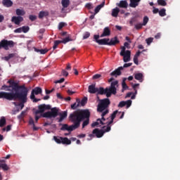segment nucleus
Returning a JSON list of instances; mask_svg holds the SVG:
<instances>
[{
	"label": "nucleus",
	"instance_id": "nucleus-1",
	"mask_svg": "<svg viewBox=\"0 0 180 180\" xmlns=\"http://www.w3.org/2000/svg\"><path fill=\"white\" fill-rule=\"evenodd\" d=\"M28 93V89L16 92L0 91V99H6V101H20L18 106H20V110H22V109L25 108V103L27 102Z\"/></svg>",
	"mask_w": 180,
	"mask_h": 180
},
{
	"label": "nucleus",
	"instance_id": "nucleus-2",
	"mask_svg": "<svg viewBox=\"0 0 180 180\" xmlns=\"http://www.w3.org/2000/svg\"><path fill=\"white\" fill-rule=\"evenodd\" d=\"M117 86H119V81L115 80L111 82L109 87L104 89L103 87L96 88L95 84L89 86L88 91L89 94H96L97 95H105L107 98H110L112 95L117 94Z\"/></svg>",
	"mask_w": 180,
	"mask_h": 180
},
{
	"label": "nucleus",
	"instance_id": "nucleus-3",
	"mask_svg": "<svg viewBox=\"0 0 180 180\" xmlns=\"http://www.w3.org/2000/svg\"><path fill=\"white\" fill-rule=\"evenodd\" d=\"M72 113L73 116L77 117L79 120V127L81 126L82 120H84L82 123V129L89 124V117H91V112H89V110H76Z\"/></svg>",
	"mask_w": 180,
	"mask_h": 180
},
{
	"label": "nucleus",
	"instance_id": "nucleus-4",
	"mask_svg": "<svg viewBox=\"0 0 180 180\" xmlns=\"http://www.w3.org/2000/svg\"><path fill=\"white\" fill-rule=\"evenodd\" d=\"M69 120L73 124L68 126V124H60V126H62L60 128L62 131H65V130L68 131H74V130H77L79 127V120L76 115H74L73 112L70 115Z\"/></svg>",
	"mask_w": 180,
	"mask_h": 180
},
{
	"label": "nucleus",
	"instance_id": "nucleus-5",
	"mask_svg": "<svg viewBox=\"0 0 180 180\" xmlns=\"http://www.w3.org/2000/svg\"><path fill=\"white\" fill-rule=\"evenodd\" d=\"M7 84H9V85L6 86L4 84L1 86L0 89L1 91H8V92H12L10 88H12L13 91H15V92H22V91L27 90L26 86L25 85L19 86V84L16 83L15 81H13V79H9L7 82Z\"/></svg>",
	"mask_w": 180,
	"mask_h": 180
},
{
	"label": "nucleus",
	"instance_id": "nucleus-6",
	"mask_svg": "<svg viewBox=\"0 0 180 180\" xmlns=\"http://www.w3.org/2000/svg\"><path fill=\"white\" fill-rule=\"evenodd\" d=\"M59 109L56 107L51 108V111L43 113L41 116L42 117H46L47 119H51V117L56 118L58 116Z\"/></svg>",
	"mask_w": 180,
	"mask_h": 180
},
{
	"label": "nucleus",
	"instance_id": "nucleus-7",
	"mask_svg": "<svg viewBox=\"0 0 180 180\" xmlns=\"http://www.w3.org/2000/svg\"><path fill=\"white\" fill-rule=\"evenodd\" d=\"M108 131H106V126L103 127V129H99L98 128L94 129L92 131V134H89V137H97V139H101V137L103 136V134L105 133H108Z\"/></svg>",
	"mask_w": 180,
	"mask_h": 180
},
{
	"label": "nucleus",
	"instance_id": "nucleus-8",
	"mask_svg": "<svg viewBox=\"0 0 180 180\" xmlns=\"http://www.w3.org/2000/svg\"><path fill=\"white\" fill-rule=\"evenodd\" d=\"M13 47H15V42L12 40L8 41V39H2L0 41V49H4L8 51Z\"/></svg>",
	"mask_w": 180,
	"mask_h": 180
},
{
	"label": "nucleus",
	"instance_id": "nucleus-9",
	"mask_svg": "<svg viewBox=\"0 0 180 180\" xmlns=\"http://www.w3.org/2000/svg\"><path fill=\"white\" fill-rule=\"evenodd\" d=\"M110 105V100L109 98H104L101 100L100 103L97 107V112H103L108 106Z\"/></svg>",
	"mask_w": 180,
	"mask_h": 180
},
{
	"label": "nucleus",
	"instance_id": "nucleus-10",
	"mask_svg": "<svg viewBox=\"0 0 180 180\" xmlns=\"http://www.w3.org/2000/svg\"><path fill=\"white\" fill-rule=\"evenodd\" d=\"M53 140L57 143V144H65L66 146H70L71 144V140H70L67 137H61V136H53Z\"/></svg>",
	"mask_w": 180,
	"mask_h": 180
},
{
	"label": "nucleus",
	"instance_id": "nucleus-11",
	"mask_svg": "<svg viewBox=\"0 0 180 180\" xmlns=\"http://www.w3.org/2000/svg\"><path fill=\"white\" fill-rule=\"evenodd\" d=\"M51 109V105L41 104L38 106V110L35 111V115H39L40 113H44L45 110H50Z\"/></svg>",
	"mask_w": 180,
	"mask_h": 180
},
{
	"label": "nucleus",
	"instance_id": "nucleus-12",
	"mask_svg": "<svg viewBox=\"0 0 180 180\" xmlns=\"http://www.w3.org/2000/svg\"><path fill=\"white\" fill-rule=\"evenodd\" d=\"M11 22H13V23H15V25H20V23H22V22H23V17L22 16H13L11 18Z\"/></svg>",
	"mask_w": 180,
	"mask_h": 180
},
{
	"label": "nucleus",
	"instance_id": "nucleus-13",
	"mask_svg": "<svg viewBox=\"0 0 180 180\" xmlns=\"http://www.w3.org/2000/svg\"><path fill=\"white\" fill-rule=\"evenodd\" d=\"M120 56L123 57L124 63H129V61H130V56H131V52L129 50H127L125 53H123V55Z\"/></svg>",
	"mask_w": 180,
	"mask_h": 180
},
{
	"label": "nucleus",
	"instance_id": "nucleus-14",
	"mask_svg": "<svg viewBox=\"0 0 180 180\" xmlns=\"http://www.w3.org/2000/svg\"><path fill=\"white\" fill-rule=\"evenodd\" d=\"M118 8H122L123 9H127L129 7V3L126 0H121L119 3L116 4Z\"/></svg>",
	"mask_w": 180,
	"mask_h": 180
},
{
	"label": "nucleus",
	"instance_id": "nucleus-15",
	"mask_svg": "<svg viewBox=\"0 0 180 180\" xmlns=\"http://www.w3.org/2000/svg\"><path fill=\"white\" fill-rule=\"evenodd\" d=\"M120 41L117 37H114L110 39V41H108V46H116V44H119Z\"/></svg>",
	"mask_w": 180,
	"mask_h": 180
},
{
	"label": "nucleus",
	"instance_id": "nucleus-16",
	"mask_svg": "<svg viewBox=\"0 0 180 180\" xmlns=\"http://www.w3.org/2000/svg\"><path fill=\"white\" fill-rule=\"evenodd\" d=\"M1 4L4 8H11V6H13V1L12 0H2Z\"/></svg>",
	"mask_w": 180,
	"mask_h": 180
},
{
	"label": "nucleus",
	"instance_id": "nucleus-17",
	"mask_svg": "<svg viewBox=\"0 0 180 180\" xmlns=\"http://www.w3.org/2000/svg\"><path fill=\"white\" fill-rule=\"evenodd\" d=\"M110 41V39L109 38H104L97 41H98V44H99L100 46H109Z\"/></svg>",
	"mask_w": 180,
	"mask_h": 180
},
{
	"label": "nucleus",
	"instance_id": "nucleus-18",
	"mask_svg": "<svg viewBox=\"0 0 180 180\" xmlns=\"http://www.w3.org/2000/svg\"><path fill=\"white\" fill-rule=\"evenodd\" d=\"M123 68H117L115 70L112 71L110 73L111 77H115V78H117L120 75H122V70Z\"/></svg>",
	"mask_w": 180,
	"mask_h": 180
},
{
	"label": "nucleus",
	"instance_id": "nucleus-19",
	"mask_svg": "<svg viewBox=\"0 0 180 180\" xmlns=\"http://www.w3.org/2000/svg\"><path fill=\"white\" fill-rule=\"evenodd\" d=\"M108 36H110V29L108 27H106L103 29V32L100 37H106Z\"/></svg>",
	"mask_w": 180,
	"mask_h": 180
},
{
	"label": "nucleus",
	"instance_id": "nucleus-20",
	"mask_svg": "<svg viewBox=\"0 0 180 180\" xmlns=\"http://www.w3.org/2000/svg\"><path fill=\"white\" fill-rule=\"evenodd\" d=\"M129 1H130V4L129 6H130V8H137V6L141 1V0H129Z\"/></svg>",
	"mask_w": 180,
	"mask_h": 180
},
{
	"label": "nucleus",
	"instance_id": "nucleus-21",
	"mask_svg": "<svg viewBox=\"0 0 180 180\" xmlns=\"http://www.w3.org/2000/svg\"><path fill=\"white\" fill-rule=\"evenodd\" d=\"M58 115L60 116V117L58 120V122L61 123V122H63L64 120V119H65V117H67L68 112L67 111H63V112H60L58 114Z\"/></svg>",
	"mask_w": 180,
	"mask_h": 180
},
{
	"label": "nucleus",
	"instance_id": "nucleus-22",
	"mask_svg": "<svg viewBox=\"0 0 180 180\" xmlns=\"http://www.w3.org/2000/svg\"><path fill=\"white\" fill-rule=\"evenodd\" d=\"M120 12V9L118 7H115L112 10L111 15L112 18H117Z\"/></svg>",
	"mask_w": 180,
	"mask_h": 180
},
{
	"label": "nucleus",
	"instance_id": "nucleus-23",
	"mask_svg": "<svg viewBox=\"0 0 180 180\" xmlns=\"http://www.w3.org/2000/svg\"><path fill=\"white\" fill-rule=\"evenodd\" d=\"M99 124H105L104 121L102 120L101 118L97 119L96 122H93L91 124V127H96V126H99Z\"/></svg>",
	"mask_w": 180,
	"mask_h": 180
},
{
	"label": "nucleus",
	"instance_id": "nucleus-24",
	"mask_svg": "<svg viewBox=\"0 0 180 180\" xmlns=\"http://www.w3.org/2000/svg\"><path fill=\"white\" fill-rule=\"evenodd\" d=\"M105 6V1H103L100 5H98L95 9H94V15H96V13H99V11L102 9Z\"/></svg>",
	"mask_w": 180,
	"mask_h": 180
},
{
	"label": "nucleus",
	"instance_id": "nucleus-25",
	"mask_svg": "<svg viewBox=\"0 0 180 180\" xmlns=\"http://www.w3.org/2000/svg\"><path fill=\"white\" fill-rule=\"evenodd\" d=\"M140 54H141V51H138L134 56V63L136 65H139V57H140Z\"/></svg>",
	"mask_w": 180,
	"mask_h": 180
},
{
	"label": "nucleus",
	"instance_id": "nucleus-26",
	"mask_svg": "<svg viewBox=\"0 0 180 180\" xmlns=\"http://www.w3.org/2000/svg\"><path fill=\"white\" fill-rule=\"evenodd\" d=\"M113 120H115L111 119L110 121L104 122L105 124H107V127H105V131H110L111 130L110 124L113 123Z\"/></svg>",
	"mask_w": 180,
	"mask_h": 180
},
{
	"label": "nucleus",
	"instance_id": "nucleus-27",
	"mask_svg": "<svg viewBox=\"0 0 180 180\" xmlns=\"http://www.w3.org/2000/svg\"><path fill=\"white\" fill-rule=\"evenodd\" d=\"M143 74L142 73H136L134 75V78L135 79H136L137 81H139V82H143Z\"/></svg>",
	"mask_w": 180,
	"mask_h": 180
},
{
	"label": "nucleus",
	"instance_id": "nucleus-28",
	"mask_svg": "<svg viewBox=\"0 0 180 180\" xmlns=\"http://www.w3.org/2000/svg\"><path fill=\"white\" fill-rule=\"evenodd\" d=\"M15 13L17 16H25L26 12H25L23 9L17 8L15 10Z\"/></svg>",
	"mask_w": 180,
	"mask_h": 180
},
{
	"label": "nucleus",
	"instance_id": "nucleus-29",
	"mask_svg": "<svg viewBox=\"0 0 180 180\" xmlns=\"http://www.w3.org/2000/svg\"><path fill=\"white\" fill-rule=\"evenodd\" d=\"M49 11H40L39 13V19H43L44 18V16H49Z\"/></svg>",
	"mask_w": 180,
	"mask_h": 180
},
{
	"label": "nucleus",
	"instance_id": "nucleus-30",
	"mask_svg": "<svg viewBox=\"0 0 180 180\" xmlns=\"http://www.w3.org/2000/svg\"><path fill=\"white\" fill-rule=\"evenodd\" d=\"M108 113H109V110H105V111L103 112V113L101 115V120H103L104 122H106V120H108V119H109V117H108L107 119L105 118V116H106V115H108Z\"/></svg>",
	"mask_w": 180,
	"mask_h": 180
},
{
	"label": "nucleus",
	"instance_id": "nucleus-31",
	"mask_svg": "<svg viewBox=\"0 0 180 180\" xmlns=\"http://www.w3.org/2000/svg\"><path fill=\"white\" fill-rule=\"evenodd\" d=\"M61 4L63 8H68L70 6V0H62Z\"/></svg>",
	"mask_w": 180,
	"mask_h": 180
},
{
	"label": "nucleus",
	"instance_id": "nucleus-32",
	"mask_svg": "<svg viewBox=\"0 0 180 180\" xmlns=\"http://www.w3.org/2000/svg\"><path fill=\"white\" fill-rule=\"evenodd\" d=\"M159 15L162 18H164V16H167V10L165 8L159 10Z\"/></svg>",
	"mask_w": 180,
	"mask_h": 180
},
{
	"label": "nucleus",
	"instance_id": "nucleus-33",
	"mask_svg": "<svg viewBox=\"0 0 180 180\" xmlns=\"http://www.w3.org/2000/svg\"><path fill=\"white\" fill-rule=\"evenodd\" d=\"M32 91L35 94V95H39V94H41L42 90L40 87H35L34 89H32Z\"/></svg>",
	"mask_w": 180,
	"mask_h": 180
},
{
	"label": "nucleus",
	"instance_id": "nucleus-34",
	"mask_svg": "<svg viewBox=\"0 0 180 180\" xmlns=\"http://www.w3.org/2000/svg\"><path fill=\"white\" fill-rule=\"evenodd\" d=\"M6 124V119L5 117H1L0 119V127H4Z\"/></svg>",
	"mask_w": 180,
	"mask_h": 180
},
{
	"label": "nucleus",
	"instance_id": "nucleus-35",
	"mask_svg": "<svg viewBox=\"0 0 180 180\" xmlns=\"http://www.w3.org/2000/svg\"><path fill=\"white\" fill-rule=\"evenodd\" d=\"M117 113H118V115H120V113H122V112H119L118 110L114 111L110 115V119L115 120Z\"/></svg>",
	"mask_w": 180,
	"mask_h": 180
},
{
	"label": "nucleus",
	"instance_id": "nucleus-36",
	"mask_svg": "<svg viewBox=\"0 0 180 180\" xmlns=\"http://www.w3.org/2000/svg\"><path fill=\"white\" fill-rule=\"evenodd\" d=\"M158 4L160 6H167V1L165 0H158Z\"/></svg>",
	"mask_w": 180,
	"mask_h": 180
},
{
	"label": "nucleus",
	"instance_id": "nucleus-37",
	"mask_svg": "<svg viewBox=\"0 0 180 180\" xmlns=\"http://www.w3.org/2000/svg\"><path fill=\"white\" fill-rule=\"evenodd\" d=\"M148 20H149L148 16H147V15L144 16V17H143V23H142V25H143V26H146L147 24L148 23Z\"/></svg>",
	"mask_w": 180,
	"mask_h": 180
},
{
	"label": "nucleus",
	"instance_id": "nucleus-38",
	"mask_svg": "<svg viewBox=\"0 0 180 180\" xmlns=\"http://www.w3.org/2000/svg\"><path fill=\"white\" fill-rule=\"evenodd\" d=\"M13 57H15V53H10L8 56L4 57V60H6V61H9V60L13 58Z\"/></svg>",
	"mask_w": 180,
	"mask_h": 180
},
{
	"label": "nucleus",
	"instance_id": "nucleus-39",
	"mask_svg": "<svg viewBox=\"0 0 180 180\" xmlns=\"http://www.w3.org/2000/svg\"><path fill=\"white\" fill-rule=\"evenodd\" d=\"M72 39H70L69 37H67L66 38L63 39V40H60V42L63 44H67L68 41H72Z\"/></svg>",
	"mask_w": 180,
	"mask_h": 180
},
{
	"label": "nucleus",
	"instance_id": "nucleus-40",
	"mask_svg": "<svg viewBox=\"0 0 180 180\" xmlns=\"http://www.w3.org/2000/svg\"><path fill=\"white\" fill-rule=\"evenodd\" d=\"M23 33H27L30 30L29 26H22L21 27Z\"/></svg>",
	"mask_w": 180,
	"mask_h": 180
},
{
	"label": "nucleus",
	"instance_id": "nucleus-41",
	"mask_svg": "<svg viewBox=\"0 0 180 180\" xmlns=\"http://www.w3.org/2000/svg\"><path fill=\"white\" fill-rule=\"evenodd\" d=\"M26 110H23L21 112V113L18 115V119H19L20 120H21V119H23V117H25V115H26Z\"/></svg>",
	"mask_w": 180,
	"mask_h": 180
},
{
	"label": "nucleus",
	"instance_id": "nucleus-42",
	"mask_svg": "<svg viewBox=\"0 0 180 180\" xmlns=\"http://www.w3.org/2000/svg\"><path fill=\"white\" fill-rule=\"evenodd\" d=\"M61 40H56L54 41V44L53 46V50H56V49H57V47L58 46V44H60Z\"/></svg>",
	"mask_w": 180,
	"mask_h": 180
},
{
	"label": "nucleus",
	"instance_id": "nucleus-43",
	"mask_svg": "<svg viewBox=\"0 0 180 180\" xmlns=\"http://www.w3.org/2000/svg\"><path fill=\"white\" fill-rule=\"evenodd\" d=\"M77 102H78L77 104V103H75L71 105V109H73V110H75V109L77 108L78 106H79V101H78V99L77 100Z\"/></svg>",
	"mask_w": 180,
	"mask_h": 180
},
{
	"label": "nucleus",
	"instance_id": "nucleus-44",
	"mask_svg": "<svg viewBox=\"0 0 180 180\" xmlns=\"http://www.w3.org/2000/svg\"><path fill=\"white\" fill-rule=\"evenodd\" d=\"M0 167L2 168L4 171H8V169H9V167H8V165L5 163L0 165Z\"/></svg>",
	"mask_w": 180,
	"mask_h": 180
},
{
	"label": "nucleus",
	"instance_id": "nucleus-45",
	"mask_svg": "<svg viewBox=\"0 0 180 180\" xmlns=\"http://www.w3.org/2000/svg\"><path fill=\"white\" fill-rule=\"evenodd\" d=\"M143 26H144L142 23L139 22L138 24H136L134 25V27L136 30H140V29L143 28Z\"/></svg>",
	"mask_w": 180,
	"mask_h": 180
},
{
	"label": "nucleus",
	"instance_id": "nucleus-46",
	"mask_svg": "<svg viewBox=\"0 0 180 180\" xmlns=\"http://www.w3.org/2000/svg\"><path fill=\"white\" fill-rule=\"evenodd\" d=\"M122 92H124V91H126V89H129V86H127L126 82H122Z\"/></svg>",
	"mask_w": 180,
	"mask_h": 180
},
{
	"label": "nucleus",
	"instance_id": "nucleus-47",
	"mask_svg": "<svg viewBox=\"0 0 180 180\" xmlns=\"http://www.w3.org/2000/svg\"><path fill=\"white\" fill-rule=\"evenodd\" d=\"M88 102V98L84 97L80 102V105L82 106H85V104Z\"/></svg>",
	"mask_w": 180,
	"mask_h": 180
},
{
	"label": "nucleus",
	"instance_id": "nucleus-48",
	"mask_svg": "<svg viewBox=\"0 0 180 180\" xmlns=\"http://www.w3.org/2000/svg\"><path fill=\"white\" fill-rule=\"evenodd\" d=\"M89 36H91V33H89V32H86L83 35V40L89 38Z\"/></svg>",
	"mask_w": 180,
	"mask_h": 180
},
{
	"label": "nucleus",
	"instance_id": "nucleus-49",
	"mask_svg": "<svg viewBox=\"0 0 180 180\" xmlns=\"http://www.w3.org/2000/svg\"><path fill=\"white\" fill-rule=\"evenodd\" d=\"M131 63H124L123 66H120L118 68H127L129 67H131Z\"/></svg>",
	"mask_w": 180,
	"mask_h": 180
},
{
	"label": "nucleus",
	"instance_id": "nucleus-50",
	"mask_svg": "<svg viewBox=\"0 0 180 180\" xmlns=\"http://www.w3.org/2000/svg\"><path fill=\"white\" fill-rule=\"evenodd\" d=\"M153 40H154V39L151 38V37L146 39V41L147 43V45L150 46L151 44V43H153Z\"/></svg>",
	"mask_w": 180,
	"mask_h": 180
},
{
	"label": "nucleus",
	"instance_id": "nucleus-51",
	"mask_svg": "<svg viewBox=\"0 0 180 180\" xmlns=\"http://www.w3.org/2000/svg\"><path fill=\"white\" fill-rule=\"evenodd\" d=\"M131 100H127V101H125V106L129 108L130 106H131Z\"/></svg>",
	"mask_w": 180,
	"mask_h": 180
},
{
	"label": "nucleus",
	"instance_id": "nucleus-52",
	"mask_svg": "<svg viewBox=\"0 0 180 180\" xmlns=\"http://www.w3.org/2000/svg\"><path fill=\"white\" fill-rule=\"evenodd\" d=\"M29 19L30 20H31L32 22H34V20H36L37 19V17L36 15H30L29 16Z\"/></svg>",
	"mask_w": 180,
	"mask_h": 180
},
{
	"label": "nucleus",
	"instance_id": "nucleus-53",
	"mask_svg": "<svg viewBox=\"0 0 180 180\" xmlns=\"http://www.w3.org/2000/svg\"><path fill=\"white\" fill-rule=\"evenodd\" d=\"M126 53V48L124 46H121V52L120 53V56H123V54Z\"/></svg>",
	"mask_w": 180,
	"mask_h": 180
},
{
	"label": "nucleus",
	"instance_id": "nucleus-54",
	"mask_svg": "<svg viewBox=\"0 0 180 180\" xmlns=\"http://www.w3.org/2000/svg\"><path fill=\"white\" fill-rule=\"evenodd\" d=\"M12 129V126L11 125H8L6 127V128H3L2 130L4 131H11V129Z\"/></svg>",
	"mask_w": 180,
	"mask_h": 180
},
{
	"label": "nucleus",
	"instance_id": "nucleus-55",
	"mask_svg": "<svg viewBox=\"0 0 180 180\" xmlns=\"http://www.w3.org/2000/svg\"><path fill=\"white\" fill-rule=\"evenodd\" d=\"M124 106H126V101H120L118 108H124Z\"/></svg>",
	"mask_w": 180,
	"mask_h": 180
},
{
	"label": "nucleus",
	"instance_id": "nucleus-56",
	"mask_svg": "<svg viewBox=\"0 0 180 180\" xmlns=\"http://www.w3.org/2000/svg\"><path fill=\"white\" fill-rule=\"evenodd\" d=\"M153 13L154 15H155V14H157V13H159L160 9L155 8V6H153Z\"/></svg>",
	"mask_w": 180,
	"mask_h": 180
},
{
	"label": "nucleus",
	"instance_id": "nucleus-57",
	"mask_svg": "<svg viewBox=\"0 0 180 180\" xmlns=\"http://www.w3.org/2000/svg\"><path fill=\"white\" fill-rule=\"evenodd\" d=\"M49 51V49H39V53L40 54H46Z\"/></svg>",
	"mask_w": 180,
	"mask_h": 180
},
{
	"label": "nucleus",
	"instance_id": "nucleus-58",
	"mask_svg": "<svg viewBox=\"0 0 180 180\" xmlns=\"http://www.w3.org/2000/svg\"><path fill=\"white\" fill-rule=\"evenodd\" d=\"M85 8H87V9H92L94 7L92 6V4L87 3L85 5Z\"/></svg>",
	"mask_w": 180,
	"mask_h": 180
},
{
	"label": "nucleus",
	"instance_id": "nucleus-59",
	"mask_svg": "<svg viewBox=\"0 0 180 180\" xmlns=\"http://www.w3.org/2000/svg\"><path fill=\"white\" fill-rule=\"evenodd\" d=\"M101 77H102L101 75L100 74H96L93 76V79H99V78H101Z\"/></svg>",
	"mask_w": 180,
	"mask_h": 180
},
{
	"label": "nucleus",
	"instance_id": "nucleus-60",
	"mask_svg": "<svg viewBox=\"0 0 180 180\" xmlns=\"http://www.w3.org/2000/svg\"><path fill=\"white\" fill-rule=\"evenodd\" d=\"M64 26H65V22H60L58 25L59 30H61V29H63V27H64Z\"/></svg>",
	"mask_w": 180,
	"mask_h": 180
},
{
	"label": "nucleus",
	"instance_id": "nucleus-61",
	"mask_svg": "<svg viewBox=\"0 0 180 180\" xmlns=\"http://www.w3.org/2000/svg\"><path fill=\"white\" fill-rule=\"evenodd\" d=\"M22 27H18L14 30V33H22Z\"/></svg>",
	"mask_w": 180,
	"mask_h": 180
},
{
	"label": "nucleus",
	"instance_id": "nucleus-62",
	"mask_svg": "<svg viewBox=\"0 0 180 180\" xmlns=\"http://www.w3.org/2000/svg\"><path fill=\"white\" fill-rule=\"evenodd\" d=\"M94 39L96 43H98V41H99L101 40V39H99V35H98V34H95L94 36Z\"/></svg>",
	"mask_w": 180,
	"mask_h": 180
},
{
	"label": "nucleus",
	"instance_id": "nucleus-63",
	"mask_svg": "<svg viewBox=\"0 0 180 180\" xmlns=\"http://www.w3.org/2000/svg\"><path fill=\"white\" fill-rule=\"evenodd\" d=\"M62 75L63 77H68V72L65 71V70H62Z\"/></svg>",
	"mask_w": 180,
	"mask_h": 180
},
{
	"label": "nucleus",
	"instance_id": "nucleus-64",
	"mask_svg": "<svg viewBox=\"0 0 180 180\" xmlns=\"http://www.w3.org/2000/svg\"><path fill=\"white\" fill-rule=\"evenodd\" d=\"M29 124H31V125H32V126H34V120H33V118L30 117V120H29Z\"/></svg>",
	"mask_w": 180,
	"mask_h": 180
}]
</instances>
